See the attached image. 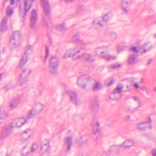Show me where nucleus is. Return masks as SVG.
Returning a JSON list of instances; mask_svg holds the SVG:
<instances>
[{"instance_id": "f257e3e1", "label": "nucleus", "mask_w": 156, "mask_h": 156, "mask_svg": "<svg viewBox=\"0 0 156 156\" xmlns=\"http://www.w3.org/2000/svg\"><path fill=\"white\" fill-rule=\"evenodd\" d=\"M82 48L74 47L67 50L63 56L64 58H66L71 56L73 59H77L80 58L82 55L84 61L91 62L94 61L93 56L89 53L83 54V51Z\"/></svg>"}, {"instance_id": "f03ea898", "label": "nucleus", "mask_w": 156, "mask_h": 156, "mask_svg": "<svg viewBox=\"0 0 156 156\" xmlns=\"http://www.w3.org/2000/svg\"><path fill=\"white\" fill-rule=\"evenodd\" d=\"M27 120L21 117L14 120L9 125L5 126L2 131L1 136L4 138L10 136L13 132V128H20L27 122Z\"/></svg>"}, {"instance_id": "7ed1b4c3", "label": "nucleus", "mask_w": 156, "mask_h": 156, "mask_svg": "<svg viewBox=\"0 0 156 156\" xmlns=\"http://www.w3.org/2000/svg\"><path fill=\"white\" fill-rule=\"evenodd\" d=\"M92 80V78L89 75H82L78 77L76 84L78 86L84 88Z\"/></svg>"}, {"instance_id": "20e7f679", "label": "nucleus", "mask_w": 156, "mask_h": 156, "mask_svg": "<svg viewBox=\"0 0 156 156\" xmlns=\"http://www.w3.org/2000/svg\"><path fill=\"white\" fill-rule=\"evenodd\" d=\"M108 51V48L106 46L99 47L97 48L96 52L98 53H100L101 58H103L106 61H109L114 60L116 58V57L109 55L106 52Z\"/></svg>"}, {"instance_id": "39448f33", "label": "nucleus", "mask_w": 156, "mask_h": 156, "mask_svg": "<svg viewBox=\"0 0 156 156\" xmlns=\"http://www.w3.org/2000/svg\"><path fill=\"white\" fill-rule=\"evenodd\" d=\"M21 33L19 31H15L13 33L10 41V48L14 49L20 45Z\"/></svg>"}, {"instance_id": "423d86ee", "label": "nucleus", "mask_w": 156, "mask_h": 156, "mask_svg": "<svg viewBox=\"0 0 156 156\" xmlns=\"http://www.w3.org/2000/svg\"><path fill=\"white\" fill-rule=\"evenodd\" d=\"M58 65V58L55 56H52L49 60V70L52 74H55L56 73Z\"/></svg>"}, {"instance_id": "0eeeda50", "label": "nucleus", "mask_w": 156, "mask_h": 156, "mask_svg": "<svg viewBox=\"0 0 156 156\" xmlns=\"http://www.w3.org/2000/svg\"><path fill=\"white\" fill-rule=\"evenodd\" d=\"M132 98L135 101L132 107L127 106L125 108V110L127 112H133L137 111L138 108L140 106L141 102L139 98L136 96H133Z\"/></svg>"}, {"instance_id": "6e6552de", "label": "nucleus", "mask_w": 156, "mask_h": 156, "mask_svg": "<svg viewBox=\"0 0 156 156\" xmlns=\"http://www.w3.org/2000/svg\"><path fill=\"white\" fill-rule=\"evenodd\" d=\"M30 73L29 69H24L20 74L18 82L19 84L22 86L26 83L28 80V78Z\"/></svg>"}, {"instance_id": "1a4fd4ad", "label": "nucleus", "mask_w": 156, "mask_h": 156, "mask_svg": "<svg viewBox=\"0 0 156 156\" xmlns=\"http://www.w3.org/2000/svg\"><path fill=\"white\" fill-rule=\"evenodd\" d=\"M133 142L131 140H126L122 144H120L117 146L114 145L112 146L109 150L110 151H116L121 147L127 148L131 147L133 145Z\"/></svg>"}, {"instance_id": "9d476101", "label": "nucleus", "mask_w": 156, "mask_h": 156, "mask_svg": "<svg viewBox=\"0 0 156 156\" xmlns=\"http://www.w3.org/2000/svg\"><path fill=\"white\" fill-rule=\"evenodd\" d=\"M151 121V118L150 117L148 116L147 118V122L138 124L136 126L137 128L140 130H144L148 128L151 129L152 128L150 123Z\"/></svg>"}, {"instance_id": "9b49d317", "label": "nucleus", "mask_w": 156, "mask_h": 156, "mask_svg": "<svg viewBox=\"0 0 156 156\" xmlns=\"http://www.w3.org/2000/svg\"><path fill=\"white\" fill-rule=\"evenodd\" d=\"M65 90L70 97V100L72 101L76 105H77L79 104V101L77 98L76 94L73 91L68 90V87L65 88Z\"/></svg>"}, {"instance_id": "f8f14e48", "label": "nucleus", "mask_w": 156, "mask_h": 156, "mask_svg": "<svg viewBox=\"0 0 156 156\" xmlns=\"http://www.w3.org/2000/svg\"><path fill=\"white\" fill-rule=\"evenodd\" d=\"M123 86H117L116 88L114 90L112 94L109 96V98L112 99L116 100L119 99L121 96V93L122 91Z\"/></svg>"}, {"instance_id": "ddd939ff", "label": "nucleus", "mask_w": 156, "mask_h": 156, "mask_svg": "<svg viewBox=\"0 0 156 156\" xmlns=\"http://www.w3.org/2000/svg\"><path fill=\"white\" fill-rule=\"evenodd\" d=\"M43 105L41 104L37 105L35 108H33L28 113L27 115V119L32 118L36 113L37 111H41L43 108Z\"/></svg>"}, {"instance_id": "4468645a", "label": "nucleus", "mask_w": 156, "mask_h": 156, "mask_svg": "<svg viewBox=\"0 0 156 156\" xmlns=\"http://www.w3.org/2000/svg\"><path fill=\"white\" fill-rule=\"evenodd\" d=\"M38 15L36 10H32L30 18V26L32 29L35 28L37 21Z\"/></svg>"}, {"instance_id": "2eb2a0df", "label": "nucleus", "mask_w": 156, "mask_h": 156, "mask_svg": "<svg viewBox=\"0 0 156 156\" xmlns=\"http://www.w3.org/2000/svg\"><path fill=\"white\" fill-rule=\"evenodd\" d=\"M33 134V130L30 129H27L23 132L21 135V139L23 141H27Z\"/></svg>"}, {"instance_id": "dca6fc26", "label": "nucleus", "mask_w": 156, "mask_h": 156, "mask_svg": "<svg viewBox=\"0 0 156 156\" xmlns=\"http://www.w3.org/2000/svg\"><path fill=\"white\" fill-rule=\"evenodd\" d=\"M8 110L6 106H4L0 108V119H3L9 115Z\"/></svg>"}, {"instance_id": "f3484780", "label": "nucleus", "mask_w": 156, "mask_h": 156, "mask_svg": "<svg viewBox=\"0 0 156 156\" xmlns=\"http://www.w3.org/2000/svg\"><path fill=\"white\" fill-rule=\"evenodd\" d=\"M132 1V0H122L121 6L122 8L124 10L129 9Z\"/></svg>"}, {"instance_id": "a211bd4d", "label": "nucleus", "mask_w": 156, "mask_h": 156, "mask_svg": "<svg viewBox=\"0 0 156 156\" xmlns=\"http://www.w3.org/2000/svg\"><path fill=\"white\" fill-rule=\"evenodd\" d=\"M72 138L69 137L65 139L64 142V146L67 148V151H69L72 145Z\"/></svg>"}, {"instance_id": "6ab92c4d", "label": "nucleus", "mask_w": 156, "mask_h": 156, "mask_svg": "<svg viewBox=\"0 0 156 156\" xmlns=\"http://www.w3.org/2000/svg\"><path fill=\"white\" fill-rule=\"evenodd\" d=\"M138 61L137 56L134 54H132L129 55L128 59V62L129 64L135 63Z\"/></svg>"}, {"instance_id": "aec40b11", "label": "nucleus", "mask_w": 156, "mask_h": 156, "mask_svg": "<svg viewBox=\"0 0 156 156\" xmlns=\"http://www.w3.org/2000/svg\"><path fill=\"white\" fill-rule=\"evenodd\" d=\"M90 105L93 111L95 112L98 110L99 104L97 99H95L92 101L90 103Z\"/></svg>"}, {"instance_id": "412c9836", "label": "nucleus", "mask_w": 156, "mask_h": 156, "mask_svg": "<svg viewBox=\"0 0 156 156\" xmlns=\"http://www.w3.org/2000/svg\"><path fill=\"white\" fill-rule=\"evenodd\" d=\"M106 17L107 18V15H104L102 18V20H100L98 18L95 19L93 21V23L95 24H98L101 26H103L104 25V23L103 22L104 20H105V18Z\"/></svg>"}, {"instance_id": "4be33fe9", "label": "nucleus", "mask_w": 156, "mask_h": 156, "mask_svg": "<svg viewBox=\"0 0 156 156\" xmlns=\"http://www.w3.org/2000/svg\"><path fill=\"white\" fill-rule=\"evenodd\" d=\"M34 0H25L24 1L25 10H29L32 6Z\"/></svg>"}, {"instance_id": "5701e85b", "label": "nucleus", "mask_w": 156, "mask_h": 156, "mask_svg": "<svg viewBox=\"0 0 156 156\" xmlns=\"http://www.w3.org/2000/svg\"><path fill=\"white\" fill-rule=\"evenodd\" d=\"M72 41L79 44H83V41L80 39L79 37V35L78 34H75L72 37Z\"/></svg>"}, {"instance_id": "b1692460", "label": "nucleus", "mask_w": 156, "mask_h": 156, "mask_svg": "<svg viewBox=\"0 0 156 156\" xmlns=\"http://www.w3.org/2000/svg\"><path fill=\"white\" fill-rule=\"evenodd\" d=\"M7 22V20L6 19H5L2 20L1 23L0 24V29L2 31H4L7 29V27L6 24Z\"/></svg>"}, {"instance_id": "393cba45", "label": "nucleus", "mask_w": 156, "mask_h": 156, "mask_svg": "<svg viewBox=\"0 0 156 156\" xmlns=\"http://www.w3.org/2000/svg\"><path fill=\"white\" fill-rule=\"evenodd\" d=\"M20 99L19 98H16L13 100L10 103V107L12 109L16 108L20 103Z\"/></svg>"}, {"instance_id": "a878e982", "label": "nucleus", "mask_w": 156, "mask_h": 156, "mask_svg": "<svg viewBox=\"0 0 156 156\" xmlns=\"http://www.w3.org/2000/svg\"><path fill=\"white\" fill-rule=\"evenodd\" d=\"M41 3L44 10H49L50 9L47 0H41Z\"/></svg>"}, {"instance_id": "bb28decb", "label": "nucleus", "mask_w": 156, "mask_h": 156, "mask_svg": "<svg viewBox=\"0 0 156 156\" xmlns=\"http://www.w3.org/2000/svg\"><path fill=\"white\" fill-rule=\"evenodd\" d=\"M102 85L99 82H96L92 87V89L94 91H96L101 89Z\"/></svg>"}, {"instance_id": "cd10ccee", "label": "nucleus", "mask_w": 156, "mask_h": 156, "mask_svg": "<svg viewBox=\"0 0 156 156\" xmlns=\"http://www.w3.org/2000/svg\"><path fill=\"white\" fill-rule=\"evenodd\" d=\"M28 60V57L26 56L23 55L20 60V63L19 66L20 67H22L24 66L25 64L26 63Z\"/></svg>"}, {"instance_id": "c85d7f7f", "label": "nucleus", "mask_w": 156, "mask_h": 156, "mask_svg": "<svg viewBox=\"0 0 156 156\" xmlns=\"http://www.w3.org/2000/svg\"><path fill=\"white\" fill-rule=\"evenodd\" d=\"M56 29L58 31L63 30L66 29L65 25L64 24L58 25L56 27Z\"/></svg>"}, {"instance_id": "c756f323", "label": "nucleus", "mask_w": 156, "mask_h": 156, "mask_svg": "<svg viewBox=\"0 0 156 156\" xmlns=\"http://www.w3.org/2000/svg\"><path fill=\"white\" fill-rule=\"evenodd\" d=\"M32 47H31L30 48L27 49L23 55L25 56H27V55L31 54L32 53Z\"/></svg>"}, {"instance_id": "7c9ffc66", "label": "nucleus", "mask_w": 156, "mask_h": 156, "mask_svg": "<svg viewBox=\"0 0 156 156\" xmlns=\"http://www.w3.org/2000/svg\"><path fill=\"white\" fill-rule=\"evenodd\" d=\"M49 148V146L48 143L45 144L43 146L41 147V149L44 150L45 151H47Z\"/></svg>"}, {"instance_id": "2f4dec72", "label": "nucleus", "mask_w": 156, "mask_h": 156, "mask_svg": "<svg viewBox=\"0 0 156 156\" xmlns=\"http://www.w3.org/2000/svg\"><path fill=\"white\" fill-rule=\"evenodd\" d=\"M121 66V65L120 64H115L111 65L110 66V68L113 69H115L119 68Z\"/></svg>"}, {"instance_id": "473e14b6", "label": "nucleus", "mask_w": 156, "mask_h": 156, "mask_svg": "<svg viewBox=\"0 0 156 156\" xmlns=\"http://www.w3.org/2000/svg\"><path fill=\"white\" fill-rule=\"evenodd\" d=\"M96 124L97 127L96 129H93L95 133H97L99 132L100 130V129L99 127L100 126L99 123L98 122H97L96 123Z\"/></svg>"}, {"instance_id": "72a5a7b5", "label": "nucleus", "mask_w": 156, "mask_h": 156, "mask_svg": "<svg viewBox=\"0 0 156 156\" xmlns=\"http://www.w3.org/2000/svg\"><path fill=\"white\" fill-rule=\"evenodd\" d=\"M110 39L112 41H114L116 38V35L114 33H110Z\"/></svg>"}, {"instance_id": "f704fd0d", "label": "nucleus", "mask_w": 156, "mask_h": 156, "mask_svg": "<svg viewBox=\"0 0 156 156\" xmlns=\"http://www.w3.org/2000/svg\"><path fill=\"white\" fill-rule=\"evenodd\" d=\"M38 147L37 145L36 144H33L31 150V152H34L35 150H36Z\"/></svg>"}, {"instance_id": "c9c22d12", "label": "nucleus", "mask_w": 156, "mask_h": 156, "mask_svg": "<svg viewBox=\"0 0 156 156\" xmlns=\"http://www.w3.org/2000/svg\"><path fill=\"white\" fill-rule=\"evenodd\" d=\"M49 49H48V48H46V56L44 57V60L43 61L44 62H45L46 61V60L47 58L48 57L49 55Z\"/></svg>"}, {"instance_id": "e433bc0d", "label": "nucleus", "mask_w": 156, "mask_h": 156, "mask_svg": "<svg viewBox=\"0 0 156 156\" xmlns=\"http://www.w3.org/2000/svg\"><path fill=\"white\" fill-rule=\"evenodd\" d=\"M129 50L133 52H137V51L136 48L135 47H130Z\"/></svg>"}, {"instance_id": "4c0bfd02", "label": "nucleus", "mask_w": 156, "mask_h": 156, "mask_svg": "<svg viewBox=\"0 0 156 156\" xmlns=\"http://www.w3.org/2000/svg\"><path fill=\"white\" fill-rule=\"evenodd\" d=\"M26 146H25L24 147H23V151L22 152V155L23 156H27V155H28V154H29V152H28V151H26V153H25V151H24V149L25 148H26Z\"/></svg>"}, {"instance_id": "58836bf2", "label": "nucleus", "mask_w": 156, "mask_h": 156, "mask_svg": "<svg viewBox=\"0 0 156 156\" xmlns=\"http://www.w3.org/2000/svg\"><path fill=\"white\" fill-rule=\"evenodd\" d=\"M147 45L149 46V47H148L149 48H147V49H144V53H145L146 52H147V51H148L150 50V48H151L150 46L148 44H145V45H144V47L145 48Z\"/></svg>"}, {"instance_id": "ea45409f", "label": "nucleus", "mask_w": 156, "mask_h": 156, "mask_svg": "<svg viewBox=\"0 0 156 156\" xmlns=\"http://www.w3.org/2000/svg\"><path fill=\"white\" fill-rule=\"evenodd\" d=\"M13 13V10H7L6 12V13L8 16H10Z\"/></svg>"}, {"instance_id": "a19ab883", "label": "nucleus", "mask_w": 156, "mask_h": 156, "mask_svg": "<svg viewBox=\"0 0 156 156\" xmlns=\"http://www.w3.org/2000/svg\"><path fill=\"white\" fill-rule=\"evenodd\" d=\"M152 154L153 156H156V149H154L152 151Z\"/></svg>"}, {"instance_id": "79ce46f5", "label": "nucleus", "mask_w": 156, "mask_h": 156, "mask_svg": "<svg viewBox=\"0 0 156 156\" xmlns=\"http://www.w3.org/2000/svg\"><path fill=\"white\" fill-rule=\"evenodd\" d=\"M133 86L136 88H140L139 85H138L137 83H135L133 84Z\"/></svg>"}, {"instance_id": "37998d69", "label": "nucleus", "mask_w": 156, "mask_h": 156, "mask_svg": "<svg viewBox=\"0 0 156 156\" xmlns=\"http://www.w3.org/2000/svg\"><path fill=\"white\" fill-rule=\"evenodd\" d=\"M123 49V48L122 46H118L117 48V50L118 51H120Z\"/></svg>"}, {"instance_id": "c03bdc74", "label": "nucleus", "mask_w": 156, "mask_h": 156, "mask_svg": "<svg viewBox=\"0 0 156 156\" xmlns=\"http://www.w3.org/2000/svg\"><path fill=\"white\" fill-rule=\"evenodd\" d=\"M126 90H124V92H126L129 91L130 89V88L129 87V85H127L126 86Z\"/></svg>"}, {"instance_id": "a18cd8bd", "label": "nucleus", "mask_w": 156, "mask_h": 156, "mask_svg": "<svg viewBox=\"0 0 156 156\" xmlns=\"http://www.w3.org/2000/svg\"><path fill=\"white\" fill-rule=\"evenodd\" d=\"M107 15V17H105V20H107H107H104V22H103V23H104V25L105 24V23H106L107 21H108V20H109V17H108V15H107V14H106V15Z\"/></svg>"}, {"instance_id": "49530a36", "label": "nucleus", "mask_w": 156, "mask_h": 156, "mask_svg": "<svg viewBox=\"0 0 156 156\" xmlns=\"http://www.w3.org/2000/svg\"><path fill=\"white\" fill-rule=\"evenodd\" d=\"M152 61V59H149V60L147 62V65H150Z\"/></svg>"}, {"instance_id": "de8ad7c7", "label": "nucleus", "mask_w": 156, "mask_h": 156, "mask_svg": "<svg viewBox=\"0 0 156 156\" xmlns=\"http://www.w3.org/2000/svg\"><path fill=\"white\" fill-rule=\"evenodd\" d=\"M44 13L46 15H48L50 13V10H45Z\"/></svg>"}, {"instance_id": "09e8293b", "label": "nucleus", "mask_w": 156, "mask_h": 156, "mask_svg": "<svg viewBox=\"0 0 156 156\" xmlns=\"http://www.w3.org/2000/svg\"><path fill=\"white\" fill-rule=\"evenodd\" d=\"M140 89H141L143 90H145L147 91V88L145 87H140Z\"/></svg>"}, {"instance_id": "8fccbe9b", "label": "nucleus", "mask_w": 156, "mask_h": 156, "mask_svg": "<svg viewBox=\"0 0 156 156\" xmlns=\"http://www.w3.org/2000/svg\"><path fill=\"white\" fill-rule=\"evenodd\" d=\"M113 83V80H111L110 82L108 83V86H110L112 85Z\"/></svg>"}, {"instance_id": "3c124183", "label": "nucleus", "mask_w": 156, "mask_h": 156, "mask_svg": "<svg viewBox=\"0 0 156 156\" xmlns=\"http://www.w3.org/2000/svg\"><path fill=\"white\" fill-rule=\"evenodd\" d=\"M15 2V0H11L10 2V4L11 5H13Z\"/></svg>"}, {"instance_id": "603ef678", "label": "nucleus", "mask_w": 156, "mask_h": 156, "mask_svg": "<svg viewBox=\"0 0 156 156\" xmlns=\"http://www.w3.org/2000/svg\"><path fill=\"white\" fill-rule=\"evenodd\" d=\"M28 11V10H25V12H23V13H24V16H23V17L24 16H26V14L27 13Z\"/></svg>"}, {"instance_id": "864d4df0", "label": "nucleus", "mask_w": 156, "mask_h": 156, "mask_svg": "<svg viewBox=\"0 0 156 156\" xmlns=\"http://www.w3.org/2000/svg\"><path fill=\"white\" fill-rule=\"evenodd\" d=\"M130 117L128 115L126 117L125 119L126 120H128L130 119Z\"/></svg>"}, {"instance_id": "5fc2aeb1", "label": "nucleus", "mask_w": 156, "mask_h": 156, "mask_svg": "<svg viewBox=\"0 0 156 156\" xmlns=\"http://www.w3.org/2000/svg\"><path fill=\"white\" fill-rule=\"evenodd\" d=\"M154 91L155 92H156V87H155L154 88Z\"/></svg>"}, {"instance_id": "6e6d98bb", "label": "nucleus", "mask_w": 156, "mask_h": 156, "mask_svg": "<svg viewBox=\"0 0 156 156\" xmlns=\"http://www.w3.org/2000/svg\"><path fill=\"white\" fill-rule=\"evenodd\" d=\"M45 21H45V20H44V19H43V22L44 23H45Z\"/></svg>"}, {"instance_id": "4d7b16f0", "label": "nucleus", "mask_w": 156, "mask_h": 156, "mask_svg": "<svg viewBox=\"0 0 156 156\" xmlns=\"http://www.w3.org/2000/svg\"><path fill=\"white\" fill-rule=\"evenodd\" d=\"M154 38H156V34L154 35Z\"/></svg>"}, {"instance_id": "13d9d810", "label": "nucleus", "mask_w": 156, "mask_h": 156, "mask_svg": "<svg viewBox=\"0 0 156 156\" xmlns=\"http://www.w3.org/2000/svg\"><path fill=\"white\" fill-rule=\"evenodd\" d=\"M124 12H125V13H127V10H124Z\"/></svg>"}]
</instances>
